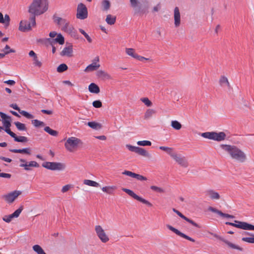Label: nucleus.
<instances>
[{"label": "nucleus", "instance_id": "f257e3e1", "mask_svg": "<svg viewBox=\"0 0 254 254\" xmlns=\"http://www.w3.org/2000/svg\"><path fill=\"white\" fill-rule=\"evenodd\" d=\"M49 3L47 0H33L29 6L28 12L32 15L30 18L32 26L36 25L35 16L41 15L48 9Z\"/></svg>", "mask_w": 254, "mask_h": 254}, {"label": "nucleus", "instance_id": "f03ea898", "mask_svg": "<svg viewBox=\"0 0 254 254\" xmlns=\"http://www.w3.org/2000/svg\"><path fill=\"white\" fill-rule=\"evenodd\" d=\"M220 147L225 151L229 154L231 158L240 162L246 160L247 157L245 153L234 145L221 144Z\"/></svg>", "mask_w": 254, "mask_h": 254}, {"label": "nucleus", "instance_id": "7ed1b4c3", "mask_svg": "<svg viewBox=\"0 0 254 254\" xmlns=\"http://www.w3.org/2000/svg\"><path fill=\"white\" fill-rule=\"evenodd\" d=\"M200 135L205 138L216 141L224 140L226 137V135L224 132H205L201 133Z\"/></svg>", "mask_w": 254, "mask_h": 254}, {"label": "nucleus", "instance_id": "20e7f679", "mask_svg": "<svg viewBox=\"0 0 254 254\" xmlns=\"http://www.w3.org/2000/svg\"><path fill=\"white\" fill-rule=\"evenodd\" d=\"M82 142L80 139L75 137H69L64 143L66 149L70 152H73L76 150Z\"/></svg>", "mask_w": 254, "mask_h": 254}, {"label": "nucleus", "instance_id": "39448f33", "mask_svg": "<svg viewBox=\"0 0 254 254\" xmlns=\"http://www.w3.org/2000/svg\"><path fill=\"white\" fill-rule=\"evenodd\" d=\"M131 6L134 9L135 13L140 14H143L148 13L149 6L148 1H146L147 4L143 7L140 5V2L138 0H129Z\"/></svg>", "mask_w": 254, "mask_h": 254}, {"label": "nucleus", "instance_id": "423d86ee", "mask_svg": "<svg viewBox=\"0 0 254 254\" xmlns=\"http://www.w3.org/2000/svg\"><path fill=\"white\" fill-rule=\"evenodd\" d=\"M42 166L52 171H62L65 168V165L61 162H45L42 163Z\"/></svg>", "mask_w": 254, "mask_h": 254}, {"label": "nucleus", "instance_id": "0eeeda50", "mask_svg": "<svg viewBox=\"0 0 254 254\" xmlns=\"http://www.w3.org/2000/svg\"><path fill=\"white\" fill-rule=\"evenodd\" d=\"M55 21L58 23V24L62 26V30L68 34H72L73 33V27L69 24V21L66 19L57 17L55 18Z\"/></svg>", "mask_w": 254, "mask_h": 254}, {"label": "nucleus", "instance_id": "6e6552de", "mask_svg": "<svg viewBox=\"0 0 254 254\" xmlns=\"http://www.w3.org/2000/svg\"><path fill=\"white\" fill-rule=\"evenodd\" d=\"M22 193L20 190H15L1 195V198L8 204L12 203Z\"/></svg>", "mask_w": 254, "mask_h": 254}, {"label": "nucleus", "instance_id": "1a4fd4ad", "mask_svg": "<svg viewBox=\"0 0 254 254\" xmlns=\"http://www.w3.org/2000/svg\"><path fill=\"white\" fill-rule=\"evenodd\" d=\"M234 222H227L225 224L245 230L254 231V225L252 224L237 220H235Z\"/></svg>", "mask_w": 254, "mask_h": 254}, {"label": "nucleus", "instance_id": "9d476101", "mask_svg": "<svg viewBox=\"0 0 254 254\" xmlns=\"http://www.w3.org/2000/svg\"><path fill=\"white\" fill-rule=\"evenodd\" d=\"M95 231L97 237L102 243H106L109 241L108 235L100 225H96Z\"/></svg>", "mask_w": 254, "mask_h": 254}, {"label": "nucleus", "instance_id": "9b49d317", "mask_svg": "<svg viewBox=\"0 0 254 254\" xmlns=\"http://www.w3.org/2000/svg\"><path fill=\"white\" fill-rule=\"evenodd\" d=\"M88 11L86 6L82 3L78 4L77 7L76 17L79 19H85L87 17Z\"/></svg>", "mask_w": 254, "mask_h": 254}, {"label": "nucleus", "instance_id": "f8f14e48", "mask_svg": "<svg viewBox=\"0 0 254 254\" xmlns=\"http://www.w3.org/2000/svg\"><path fill=\"white\" fill-rule=\"evenodd\" d=\"M122 190L126 192L129 195H130V196H131L132 197H133L134 199L147 205V206H152V204L149 202L148 201V200L142 198L141 197L137 195L136 194H135L132 190H129V189H125V188H123L122 189Z\"/></svg>", "mask_w": 254, "mask_h": 254}, {"label": "nucleus", "instance_id": "ddd939ff", "mask_svg": "<svg viewBox=\"0 0 254 254\" xmlns=\"http://www.w3.org/2000/svg\"><path fill=\"white\" fill-rule=\"evenodd\" d=\"M172 158L182 167L187 168L189 166V163L186 158L181 154H178L176 152Z\"/></svg>", "mask_w": 254, "mask_h": 254}, {"label": "nucleus", "instance_id": "4468645a", "mask_svg": "<svg viewBox=\"0 0 254 254\" xmlns=\"http://www.w3.org/2000/svg\"><path fill=\"white\" fill-rule=\"evenodd\" d=\"M23 210V206H20L18 209L15 210L12 214L9 215H5L3 217L2 220L7 223L11 222L14 218H17Z\"/></svg>", "mask_w": 254, "mask_h": 254}, {"label": "nucleus", "instance_id": "2eb2a0df", "mask_svg": "<svg viewBox=\"0 0 254 254\" xmlns=\"http://www.w3.org/2000/svg\"><path fill=\"white\" fill-rule=\"evenodd\" d=\"M205 195L212 200H218L221 198L219 193L212 189L207 190L205 191Z\"/></svg>", "mask_w": 254, "mask_h": 254}, {"label": "nucleus", "instance_id": "dca6fc26", "mask_svg": "<svg viewBox=\"0 0 254 254\" xmlns=\"http://www.w3.org/2000/svg\"><path fill=\"white\" fill-rule=\"evenodd\" d=\"M166 227L170 230H171V231L173 232L174 233H175L176 235L182 237V238H184L189 241H190L191 242H194L195 241V240L190 238V237L186 235V234L182 233L181 231H180L179 230H178V229H176L175 228L173 227V226H172L171 225H166Z\"/></svg>", "mask_w": 254, "mask_h": 254}, {"label": "nucleus", "instance_id": "f3484780", "mask_svg": "<svg viewBox=\"0 0 254 254\" xmlns=\"http://www.w3.org/2000/svg\"><path fill=\"white\" fill-rule=\"evenodd\" d=\"M174 25L175 27H178L181 25V14L178 7H176L174 10Z\"/></svg>", "mask_w": 254, "mask_h": 254}, {"label": "nucleus", "instance_id": "a211bd4d", "mask_svg": "<svg viewBox=\"0 0 254 254\" xmlns=\"http://www.w3.org/2000/svg\"><path fill=\"white\" fill-rule=\"evenodd\" d=\"M32 26V22H28L27 21H21L19 24V30L22 32H26L31 29Z\"/></svg>", "mask_w": 254, "mask_h": 254}, {"label": "nucleus", "instance_id": "6ab92c4d", "mask_svg": "<svg viewBox=\"0 0 254 254\" xmlns=\"http://www.w3.org/2000/svg\"><path fill=\"white\" fill-rule=\"evenodd\" d=\"M39 165L34 161L28 162L27 164H19V167L23 168L25 171H28L32 170L31 167H39Z\"/></svg>", "mask_w": 254, "mask_h": 254}, {"label": "nucleus", "instance_id": "aec40b11", "mask_svg": "<svg viewBox=\"0 0 254 254\" xmlns=\"http://www.w3.org/2000/svg\"><path fill=\"white\" fill-rule=\"evenodd\" d=\"M0 116L2 119L3 125L5 128L10 127L11 126L10 117L2 112H0Z\"/></svg>", "mask_w": 254, "mask_h": 254}, {"label": "nucleus", "instance_id": "412c9836", "mask_svg": "<svg viewBox=\"0 0 254 254\" xmlns=\"http://www.w3.org/2000/svg\"><path fill=\"white\" fill-rule=\"evenodd\" d=\"M173 211L174 212H175L178 215H179L180 217H181L183 219L185 220L186 221H187L189 223H190L193 226H195L196 227H197V228H200L199 226L197 223H196L195 222H194L192 220H191V219L187 218V217H186L185 215H184L182 213H181L178 210H177V209H176L175 208H173Z\"/></svg>", "mask_w": 254, "mask_h": 254}, {"label": "nucleus", "instance_id": "4be33fe9", "mask_svg": "<svg viewBox=\"0 0 254 254\" xmlns=\"http://www.w3.org/2000/svg\"><path fill=\"white\" fill-rule=\"evenodd\" d=\"M73 50L71 45L64 47L61 53V56L71 57L72 56Z\"/></svg>", "mask_w": 254, "mask_h": 254}, {"label": "nucleus", "instance_id": "5701e85b", "mask_svg": "<svg viewBox=\"0 0 254 254\" xmlns=\"http://www.w3.org/2000/svg\"><path fill=\"white\" fill-rule=\"evenodd\" d=\"M214 236L218 239H219L220 240L222 241L223 242H224L226 244H227L230 248L233 249H236V250H239L240 251H243V249L241 247H240L239 246H237V245H236L230 242H229L227 240H225L224 239L216 235H215Z\"/></svg>", "mask_w": 254, "mask_h": 254}, {"label": "nucleus", "instance_id": "b1692460", "mask_svg": "<svg viewBox=\"0 0 254 254\" xmlns=\"http://www.w3.org/2000/svg\"><path fill=\"white\" fill-rule=\"evenodd\" d=\"M49 41L51 43V45H53L55 43H58L60 45H63L64 44V39L62 34H59L57 35V36L55 39H49Z\"/></svg>", "mask_w": 254, "mask_h": 254}, {"label": "nucleus", "instance_id": "393cba45", "mask_svg": "<svg viewBox=\"0 0 254 254\" xmlns=\"http://www.w3.org/2000/svg\"><path fill=\"white\" fill-rule=\"evenodd\" d=\"M243 234L251 236L250 237L242 238V240L243 242L250 244H254V234L248 232H245Z\"/></svg>", "mask_w": 254, "mask_h": 254}, {"label": "nucleus", "instance_id": "a878e982", "mask_svg": "<svg viewBox=\"0 0 254 254\" xmlns=\"http://www.w3.org/2000/svg\"><path fill=\"white\" fill-rule=\"evenodd\" d=\"M100 67V64L96 63H93L88 65L84 69L85 72H91L97 70Z\"/></svg>", "mask_w": 254, "mask_h": 254}, {"label": "nucleus", "instance_id": "bb28decb", "mask_svg": "<svg viewBox=\"0 0 254 254\" xmlns=\"http://www.w3.org/2000/svg\"><path fill=\"white\" fill-rule=\"evenodd\" d=\"M9 151L13 153H24L30 155L31 153V149L30 148H25L23 149H10Z\"/></svg>", "mask_w": 254, "mask_h": 254}, {"label": "nucleus", "instance_id": "cd10ccee", "mask_svg": "<svg viewBox=\"0 0 254 254\" xmlns=\"http://www.w3.org/2000/svg\"><path fill=\"white\" fill-rule=\"evenodd\" d=\"M136 153L145 157L150 158L151 157L150 154L147 151L139 147H137Z\"/></svg>", "mask_w": 254, "mask_h": 254}, {"label": "nucleus", "instance_id": "c85d7f7f", "mask_svg": "<svg viewBox=\"0 0 254 254\" xmlns=\"http://www.w3.org/2000/svg\"><path fill=\"white\" fill-rule=\"evenodd\" d=\"M159 149L161 150L165 151L168 155H169L172 158L176 153L174 151V148L172 147H169L166 146H161L159 147Z\"/></svg>", "mask_w": 254, "mask_h": 254}, {"label": "nucleus", "instance_id": "c756f323", "mask_svg": "<svg viewBox=\"0 0 254 254\" xmlns=\"http://www.w3.org/2000/svg\"><path fill=\"white\" fill-rule=\"evenodd\" d=\"M88 90L92 93L98 94L100 92L99 87L94 83H92L89 85Z\"/></svg>", "mask_w": 254, "mask_h": 254}, {"label": "nucleus", "instance_id": "7c9ffc66", "mask_svg": "<svg viewBox=\"0 0 254 254\" xmlns=\"http://www.w3.org/2000/svg\"><path fill=\"white\" fill-rule=\"evenodd\" d=\"M219 83L222 87H230V83L227 77L225 76H221L219 80Z\"/></svg>", "mask_w": 254, "mask_h": 254}, {"label": "nucleus", "instance_id": "2f4dec72", "mask_svg": "<svg viewBox=\"0 0 254 254\" xmlns=\"http://www.w3.org/2000/svg\"><path fill=\"white\" fill-rule=\"evenodd\" d=\"M83 184L85 185L93 187H99L100 186L99 183L90 180H84L83 181Z\"/></svg>", "mask_w": 254, "mask_h": 254}, {"label": "nucleus", "instance_id": "473e14b6", "mask_svg": "<svg viewBox=\"0 0 254 254\" xmlns=\"http://www.w3.org/2000/svg\"><path fill=\"white\" fill-rule=\"evenodd\" d=\"M116 20V16H113L111 14H108L107 15L106 18V22L109 25H113L115 24Z\"/></svg>", "mask_w": 254, "mask_h": 254}, {"label": "nucleus", "instance_id": "72a5a7b5", "mask_svg": "<svg viewBox=\"0 0 254 254\" xmlns=\"http://www.w3.org/2000/svg\"><path fill=\"white\" fill-rule=\"evenodd\" d=\"M87 125L91 128L94 129H98L101 128V125L95 122H90L87 123Z\"/></svg>", "mask_w": 254, "mask_h": 254}, {"label": "nucleus", "instance_id": "f704fd0d", "mask_svg": "<svg viewBox=\"0 0 254 254\" xmlns=\"http://www.w3.org/2000/svg\"><path fill=\"white\" fill-rule=\"evenodd\" d=\"M33 250L37 254H46L43 249L38 245H35L33 246Z\"/></svg>", "mask_w": 254, "mask_h": 254}, {"label": "nucleus", "instance_id": "c9c22d12", "mask_svg": "<svg viewBox=\"0 0 254 254\" xmlns=\"http://www.w3.org/2000/svg\"><path fill=\"white\" fill-rule=\"evenodd\" d=\"M126 52L127 55L132 57L134 59H136L137 54L135 53L134 50L132 48H127L126 49Z\"/></svg>", "mask_w": 254, "mask_h": 254}, {"label": "nucleus", "instance_id": "e433bc0d", "mask_svg": "<svg viewBox=\"0 0 254 254\" xmlns=\"http://www.w3.org/2000/svg\"><path fill=\"white\" fill-rule=\"evenodd\" d=\"M150 189L154 191L160 193H164L165 192V190L161 187H159L156 186H150Z\"/></svg>", "mask_w": 254, "mask_h": 254}, {"label": "nucleus", "instance_id": "4c0bfd02", "mask_svg": "<svg viewBox=\"0 0 254 254\" xmlns=\"http://www.w3.org/2000/svg\"><path fill=\"white\" fill-rule=\"evenodd\" d=\"M44 130L50 135L54 136H56L58 134L57 131L51 129L49 127H46L44 128Z\"/></svg>", "mask_w": 254, "mask_h": 254}, {"label": "nucleus", "instance_id": "58836bf2", "mask_svg": "<svg viewBox=\"0 0 254 254\" xmlns=\"http://www.w3.org/2000/svg\"><path fill=\"white\" fill-rule=\"evenodd\" d=\"M116 189V188L115 186H108L103 187L102 188V190L105 192H107L109 194H112L113 193V190Z\"/></svg>", "mask_w": 254, "mask_h": 254}, {"label": "nucleus", "instance_id": "ea45409f", "mask_svg": "<svg viewBox=\"0 0 254 254\" xmlns=\"http://www.w3.org/2000/svg\"><path fill=\"white\" fill-rule=\"evenodd\" d=\"M14 140L16 142H26L28 141V139L26 137L23 136H17L15 134V136L13 137Z\"/></svg>", "mask_w": 254, "mask_h": 254}, {"label": "nucleus", "instance_id": "a19ab883", "mask_svg": "<svg viewBox=\"0 0 254 254\" xmlns=\"http://www.w3.org/2000/svg\"><path fill=\"white\" fill-rule=\"evenodd\" d=\"M102 6L103 10H108L110 7V1L108 0H103L102 1Z\"/></svg>", "mask_w": 254, "mask_h": 254}, {"label": "nucleus", "instance_id": "79ce46f5", "mask_svg": "<svg viewBox=\"0 0 254 254\" xmlns=\"http://www.w3.org/2000/svg\"><path fill=\"white\" fill-rule=\"evenodd\" d=\"M172 127L176 130H179L182 127V125L177 121H172L171 122Z\"/></svg>", "mask_w": 254, "mask_h": 254}, {"label": "nucleus", "instance_id": "37998d69", "mask_svg": "<svg viewBox=\"0 0 254 254\" xmlns=\"http://www.w3.org/2000/svg\"><path fill=\"white\" fill-rule=\"evenodd\" d=\"M155 113H156V112L154 110L152 109H148L147 110V111H146V112L145 113L144 117L145 119L150 118V117H151L152 116V115H153Z\"/></svg>", "mask_w": 254, "mask_h": 254}, {"label": "nucleus", "instance_id": "c03bdc74", "mask_svg": "<svg viewBox=\"0 0 254 254\" xmlns=\"http://www.w3.org/2000/svg\"><path fill=\"white\" fill-rule=\"evenodd\" d=\"M68 68L67 66L65 64H61L57 68V70L58 72H63L66 70Z\"/></svg>", "mask_w": 254, "mask_h": 254}, {"label": "nucleus", "instance_id": "a18cd8bd", "mask_svg": "<svg viewBox=\"0 0 254 254\" xmlns=\"http://www.w3.org/2000/svg\"><path fill=\"white\" fill-rule=\"evenodd\" d=\"M14 124L17 129L19 130H25L26 129L25 124L17 122H15Z\"/></svg>", "mask_w": 254, "mask_h": 254}, {"label": "nucleus", "instance_id": "49530a36", "mask_svg": "<svg viewBox=\"0 0 254 254\" xmlns=\"http://www.w3.org/2000/svg\"><path fill=\"white\" fill-rule=\"evenodd\" d=\"M151 144V142L148 140L138 141L137 142V144L139 146H150Z\"/></svg>", "mask_w": 254, "mask_h": 254}, {"label": "nucleus", "instance_id": "de8ad7c7", "mask_svg": "<svg viewBox=\"0 0 254 254\" xmlns=\"http://www.w3.org/2000/svg\"><path fill=\"white\" fill-rule=\"evenodd\" d=\"M32 124L35 127H44L45 124L44 122L38 120H34L32 121Z\"/></svg>", "mask_w": 254, "mask_h": 254}, {"label": "nucleus", "instance_id": "09e8293b", "mask_svg": "<svg viewBox=\"0 0 254 254\" xmlns=\"http://www.w3.org/2000/svg\"><path fill=\"white\" fill-rule=\"evenodd\" d=\"M79 32L83 34L89 43H91L92 40L91 37L82 29H79Z\"/></svg>", "mask_w": 254, "mask_h": 254}, {"label": "nucleus", "instance_id": "8fccbe9b", "mask_svg": "<svg viewBox=\"0 0 254 254\" xmlns=\"http://www.w3.org/2000/svg\"><path fill=\"white\" fill-rule=\"evenodd\" d=\"M98 75L100 77H104L105 78H110V75L105 71L103 70H99L98 72Z\"/></svg>", "mask_w": 254, "mask_h": 254}, {"label": "nucleus", "instance_id": "3c124183", "mask_svg": "<svg viewBox=\"0 0 254 254\" xmlns=\"http://www.w3.org/2000/svg\"><path fill=\"white\" fill-rule=\"evenodd\" d=\"M20 114H21V115H22L23 116L25 117L27 119H33L34 118V116L32 115L29 114V113H28L27 112L25 111L21 110V111L20 112Z\"/></svg>", "mask_w": 254, "mask_h": 254}, {"label": "nucleus", "instance_id": "603ef678", "mask_svg": "<svg viewBox=\"0 0 254 254\" xmlns=\"http://www.w3.org/2000/svg\"><path fill=\"white\" fill-rule=\"evenodd\" d=\"M141 101L147 107H150L152 106V102L148 99V98H141Z\"/></svg>", "mask_w": 254, "mask_h": 254}, {"label": "nucleus", "instance_id": "864d4df0", "mask_svg": "<svg viewBox=\"0 0 254 254\" xmlns=\"http://www.w3.org/2000/svg\"><path fill=\"white\" fill-rule=\"evenodd\" d=\"M92 105L96 108H99L102 107V104L101 101L96 100L93 102Z\"/></svg>", "mask_w": 254, "mask_h": 254}, {"label": "nucleus", "instance_id": "5fc2aeb1", "mask_svg": "<svg viewBox=\"0 0 254 254\" xmlns=\"http://www.w3.org/2000/svg\"><path fill=\"white\" fill-rule=\"evenodd\" d=\"M10 17L8 15L5 14L3 17V22L2 23L4 24L5 26H7L9 24Z\"/></svg>", "mask_w": 254, "mask_h": 254}, {"label": "nucleus", "instance_id": "6e6d98bb", "mask_svg": "<svg viewBox=\"0 0 254 254\" xmlns=\"http://www.w3.org/2000/svg\"><path fill=\"white\" fill-rule=\"evenodd\" d=\"M208 210L212 212H214V213H217V214H218L219 215H220L221 216V213L222 212H221V211L217 209L216 208H214L213 207H211V206H210L209 208H208Z\"/></svg>", "mask_w": 254, "mask_h": 254}, {"label": "nucleus", "instance_id": "4d7b16f0", "mask_svg": "<svg viewBox=\"0 0 254 254\" xmlns=\"http://www.w3.org/2000/svg\"><path fill=\"white\" fill-rule=\"evenodd\" d=\"M134 178L136 179L137 180L139 181H146L147 180V179L146 177H144L141 175L135 174Z\"/></svg>", "mask_w": 254, "mask_h": 254}, {"label": "nucleus", "instance_id": "13d9d810", "mask_svg": "<svg viewBox=\"0 0 254 254\" xmlns=\"http://www.w3.org/2000/svg\"><path fill=\"white\" fill-rule=\"evenodd\" d=\"M123 175H125L129 177H131L132 178H134L135 175L136 173H133L129 171H125L122 173Z\"/></svg>", "mask_w": 254, "mask_h": 254}, {"label": "nucleus", "instance_id": "bf43d9fd", "mask_svg": "<svg viewBox=\"0 0 254 254\" xmlns=\"http://www.w3.org/2000/svg\"><path fill=\"white\" fill-rule=\"evenodd\" d=\"M126 147L127 148V149L129 151L136 153L137 147L134 146H132V145H129V144H127L126 145Z\"/></svg>", "mask_w": 254, "mask_h": 254}, {"label": "nucleus", "instance_id": "052dcab7", "mask_svg": "<svg viewBox=\"0 0 254 254\" xmlns=\"http://www.w3.org/2000/svg\"><path fill=\"white\" fill-rule=\"evenodd\" d=\"M33 61H34L33 64L35 66L39 67L42 66V63L38 60L37 57H36L35 58H34L33 59Z\"/></svg>", "mask_w": 254, "mask_h": 254}, {"label": "nucleus", "instance_id": "680f3d73", "mask_svg": "<svg viewBox=\"0 0 254 254\" xmlns=\"http://www.w3.org/2000/svg\"><path fill=\"white\" fill-rule=\"evenodd\" d=\"M71 186L70 185H66L64 186L62 189V192L64 193L67 191L71 188Z\"/></svg>", "mask_w": 254, "mask_h": 254}, {"label": "nucleus", "instance_id": "e2e57ef3", "mask_svg": "<svg viewBox=\"0 0 254 254\" xmlns=\"http://www.w3.org/2000/svg\"><path fill=\"white\" fill-rule=\"evenodd\" d=\"M5 131L10 136H11L12 137L15 136V133L11 131L9 127L5 128L4 129Z\"/></svg>", "mask_w": 254, "mask_h": 254}, {"label": "nucleus", "instance_id": "0e129e2a", "mask_svg": "<svg viewBox=\"0 0 254 254\" xmlns=\"http://www.w3.org/2000/svg\"><path fill=\"white\" fill-rule=\"evenodd\" d=\"M15 51L14 50H10L9 51H5L4 53H0V59H2L4 57V56L10 53H14Z\"/></svg>", "mask_w": 254, "mask_h": 254}, {"label": "nucleus", "instance_id": "69168bd1", "mask_svg": "<svg viewBox=\"0 0 254 254\" xmlns=\"http://www.w3.org/2000/svg\"><path fill=\"white\" fill-rule=\"evenodd\" d=\"M11 175L10 174L5 173H0V177L9 179Z\"/></svg>", "mask_w": 254, "mask_h": 254}, {"label": "nucleus", "instance_id": "338daca9", "mask_svg": "<svg viewBox=\"0 0 254 254\" xmlns=\"http://www.w3.org/2000/svg\"><path fill=\"white\" fill-rule=\"evenodd\" d=\"M10 107L12 108L13 109L18 111L19 113L21 111L20 108L18 107V106L16 104H12L10 105Z\"/></svg>", "mask_w": 254, "mask_h": 254}, {"label": "nucleus", "instance_id": "774afa93", "mask_svg": "<svg viewBox=\"0 0 254 254\" xmlns=\"http://www.w3.org/2000/svg\"><path fill=\"white\" fill-rule=\"evenodd\" d=\"M4 83H6L7 84H8V85H13L15 84V81H14L13 80H8L4 81Z\"/></svg>", "mask_w": 254, "mask_h": 254}]
</instances>
